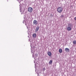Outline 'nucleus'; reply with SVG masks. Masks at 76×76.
Masks as SVG:
<instances>
[{
	"mask_svg": "<svg viewBox=\"0 0 76 76\" xmlns=\"http://www.w3.org/2000/svg\"><path fill=\"white\" fill-rule=\"evenodd\" d=\"M72 28V24H69L68 25V26L66 28L67 30L69 31H71Z\"/></svg>",
	"mask_w": 76,
	"mask_h": 76,
	"instance_id": "1",
	"label": "nucleus"
},
{
	"mask_svg": "<svg viewBox=\"0 0 76 76\" xmlns=\"http://www.w3.org/2000/svg\"><path fill=\"white\" fill-rule=\"evenodd\" d=\"M63 10V8L61 7H59L57 9V11L58 13H61Z\"/></svg>",
	"mask_w": 76,
	"mask_h": 76,
	"instance_id": "2",
	"label": "nucleus"
},
{
	"mask_svg": "<svg viewBox=\"0 0 76 76\" xmlns=\"http://www.w3.org/2000/svg\"><path fill=\"white\" fill-rule=\"evenodd\" d=\"M32 10H33V9H32V8L31 7H29L28 8V11L30 13L32 12Z\"/></svg>",
	"mask_w": 76,
	"mask_h": 76,
	"instance_id": "3",
	"label": "nucleus"
},
{
	"mask_svg": "<svg viewBox=\"0 0 76 76\" xmlns=\"http://www.w3.org/2000/svg\"><path fill=\"white\" fill-rule=\"evenodd\" d=\"M33 24L35 25H38V22L36 20H34L33 21Z\"/></svg>",
	"mask_w": 76,
	"mask_h": 76,
	"instance_id": "4",
	"label": "nucleus"
},
{
	"mask_svg": "<svg viewBox=\"0 0 76 76\" xmlns=\"http://www.w3.org/2000/svg\"><path fill=\"white\" fill-rule=\"evenodd\" d=\"M39 26H37L35 29V32H37V31L39 30Z\"/></svg>",
	"mask_w": 76,
	"mask_h": 76,
	"instance_id": "5",
	"label": "nucleus"
},
{
	"mask_svg": "<svg viewBox=\"0 0 76 76\" xmlns=\"http://www.w3.org/2000/svg\"><path fill=\"white\" fill-rule=\"evenodd\" d=\"M65 51L67 53H69V52L70 51V50H69V49L67 48H66L65 49Z\"/></svg>",
	"mask_w": 76,
	"mask_h": 76,
	"instance_id": "6",
	"label": "nucleus"
},
{
	"mask_svg": "<svg viewBox=\"0 0 76 76\" xmlns=\"http://www.w3.org/2000/svg\"><path fill=\"white\" fill-rule=\"evenodd\" d=\"M48 55H49V56H51L52 53L51 52L48 51Z\"/></svg>",
	"mask_w": 76,
	"mask_h": 76,
	"instance_id": "7",
	"label": "nucleus"
},
{
	"mask_svg": "<svg viewBox=\"0 0 76 76\" xmlns=\"http://www.w3.org/2000/svg\"><path fill=\"white\" fill-rule=\"evenodd\" d=\"M35 51V50H34V48H32L31 50V52L32 53H34Z\"/></svg>",
	"mask_w": 76,
	"mask_h": 76,
	"instance_id": "8",
	"label": "nucleus"
},
{
	"mask_svg": "<svg viewBox=\"0 0 76 76\" xmlns=\"http://www.w3.org/2000/svg\"><path fill=\"white\" fill-rule=\"evenodd\" d=\"M37 36V35L36 34H33V38H36V37Z\"/></svg>",
	"mask_w": 76,
	"mask_h": 76,
	"instance_id": "9",
	"label": "nucleus"
},
{
	"mask_svg": "<svg viewBox=\"0 0 76 76\" xmlns=\"http://www.w3.org/2000/svg\"><path fill=\"white\" fill-rule=\"evenodd\" d=\"M62 49L61 48L59 49V52L60 53H62Z\"/></svg>",
	"mask_w": 76,
	"mask_h": 76,
	"instance_id": "10",
	"label": "nucleus"
},
{
	"mask_svg": "<svg viewBox=\"0 0 76 76\" xmlns=\"http://www.w3.org/2000/svg\"><path fill=\"white\" fill-rule=\"evenodd\" d=\"M52 63H53V61H52V60H50L49 62V64H52Z\"/></svg>",
	"mask_w": 76,
	"mask_h": 76,
	"instance_id": "11",
	"label": "nucleus"
},
{
	"mask_svg": "<svg viewBox=\"0 0 76 76\" xmlns=\"http://www.w3.org/2000/svg\"><path fill=\"white\" fill-rule=\"evenodd\" d=\"M73 44H74V45L76 44V40H74V41H73Z\"/></svg>",
	"mask_w": 76,
	"mask_h": 76,
	"instance_id": "12",
	"label": "nucleus"
},
{
	"mask_svg": "<svg viewBox=\"0 0 76 76\" xmlns=\"http://www.w3.org/2000/svg\"><path fill=\"white\" fill-rule=\"evenodd\" d=\"M63 17H64V15H61V18H63Z\"/></svg>",
	"mask_w": 76,
	"mask_h": 76,
	"instance_id": "13",
	"label": "nucleus"
},
{
	"mask_svg": "<svg viewBox=\"0 0 76 76\" xmlns=\"http://www.w3.org/2000/svg\"><path fill=\"white\" fill-rule=\"evenodd\" d=\"M45 68H44L43 69V72H44V71H45Z\"/></svg>",
	"mask_w": 76,
	"mask_h": 76,
	"instance_id": "14",
	"label": "nucleus"
},
{
	"mask_svg": "<svg viewBox=\"0 0 76 76\" xmlns=\"http://www.w3.org/2000/svg\"><path fill=\"white\" fill-rule=\"evenodd\" d=\"M74 20L76 21V17L74 18Z\"/></svg>",
	"mask_w": 76,
	"mask_h": 76,
	"instance_id": "15",
	"label": "nucleus"
},
{
	"mask_svg": "<svg viewBox=\"0 0 76 76\" xmlns=\"http://www.w3.org/2000/svg\"><path fill=\"white\" fill-rule=\"evenodd\" d=\"M23 23H25V20H23Z\"/></svg>",
	"mask_w": 76,
	"mask_h": 76,
	"instance_id": "16",
	"label": "nucleus"
},
{
	"mask_svg": "<svg viewBox=\"0 0 76 76\" xmlns=\"http://www.w3.org/2000/svg\"><path fill=\"white\" fill-rule=\"evenodd\" d=\"M26 23H26V22L25 25H26H26H27Z\"/></svg>",
	"mask_w": 76,
	"mask_h": 76,
	"instance_id": "17",
	"label": "nucleus"
},
{
	"mask_svg": "<svg viewBox=\"0 0 76 76\" xmlns=\"http://www.w3.org/2000/svg\"><path fill=\"white\" fill-rule=\"evenodd\" d=\"M36 56L37 57V56H38V55H37V54H36Z\"/></svg>",
	"mask_w": 76,
	"mask_h": 76,
	"instance_id": "18",
	"label": "nucleus"
},
{
	"mask_svg": "<svg viewBox=\"0 0 76 76\" xmlns=\"http://www.w3.org/2000/svg\"><path fill=\"white\" fill-rule=\"evenodd\" d=\"M33 57H34V54H33Z\"/></svg>",
	"mask_w": 76,
	"mask_h": 76,
	"instance_id": "19",
	"label": "nucleus"
},
{
	"mask_svg": "<svg viewBox=\"0 0 76 76\" xmlns=\"http://www.w3.org/2000/svg\"><path fill=\"white\" fill-rule=\"evenodd\" d=\"M20 11L21 12V10H20Z\"/></svg>",
	"mask_w": 76,
	"mask_h": 76,
	"instance_id": "20",
	"label": "nucleus"
},
{
	"mask_svg": "<svg viewBox=\"0 0 76 76\" xmlns=\"http://www.w3.org/2000/svg\"><path fill=\"white\" fill-rule=\"evenodd\" d=\"M31 50H32V48H31Z\"/></svg>",
	"mask_w": 76,
	"mask_h": 76,
	"instance_id": "21",
	"label": "nucleus"
},
{
	"mask_svg": "<svg viewBox=\"0 0 76 76\" xmlns=\"http://www.w3.org/2000/svg\"><path fill=\"white\" fill-rule=\"evenodd\" d=\"M31 47H32V46H31Z\"/></svg>",
	"mask_w": 76,
	"mask_h": 76,
	"instance_id": "22",
	"label": "nucleus"
},
{
	"mask_svg": "<svg viewBox=\"0 0 76 76\" xmlns=\"http://www.w3.org/2000/svg\"><path fill=\"white\" fill-rule=\"evenodd\" d=\"M39 75V74H38V76Z\"/></svg>",
	"mask_w": 76,
	"mask_h": 76,
	"instance_id": "23",
	"label": "nucleus"
}]
</instances>
